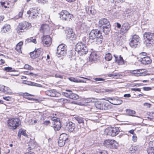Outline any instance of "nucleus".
<instances>
[{"mask_svg":"<svg viewBox=\"0 0 154 154\" xmlns=\"http://www.w3.org/2000/svg\"><path fill=\"white\" fill-rule=\"evenodd\" d=\"M60 17L64 20L70 21L73 18L72 14H70L66 10H62L60 14Z\"/></svg>","mask_w":154,"mask_h":154,"instance_id":"20e7f679","label":"nucleus"},{"mask_svg":"<svg viewBox=\"0 0 154 154\" xmlns=\"http://www.w3.org/2000/svg\"><path fill=\"white\" fill-rule=\"evenodd\" d=\"M101 33L97 29H93L91 30L89 34V37L90 39H95L97 37L101 36Z\"/></svg>","mask_w":154,"mask_h":154,"instance_id":"9d476101","label":"nucleus"},{"mask_svg":"<svg viewBox=\"0 0 154 154\" xmlns=\"http://www.w3.org/2000/svg\"><path fill=\"white\" fill-rule=\"evenodd\" d=\"M51 123L50 122L49 120H46L43 122V124L46 126L50 125Z\"/></svg>","mask_w":154,"mask_h":154,"instance_id":"a18cd8bd","label":"nucleus"},{"mask_svg":"<svg viewBox=\"0 0 154 154\" xmlns=\"http://www.w3.org/2000/svg\"><path fill=\"white\" fill-rule=\"evenodd\" d=\"M143 70L142 69H139L137 70H135L134 71V73L136 74V72L137 71V72H140V73H142L143 72V71H142Z\"/></svg>","mask_w":154,"mask_h":154,"instance_id":"bf43d9fd","label":"nucleus"},{"mask_svg":"<svg viewBox=\"0 0 154 154\" xmlns=\"http://www.w3.org/2000/svg\"><path fill=\"white\" fill-rule=\"evenodd\" d=\"M20 134H22L24 136H26L27 134L26 133L25 131L24 130H22L21 131H20Z\"/></svg>","mask_w":154,"mask_h":154,"instance_id":"6e6d98bb","label":"nucleus"},{"mask_svg":"<svg viewBox=\"0 0 154 154\" xmlns=\"http://www.w3.org/2000/svg\"><path fill=\"white\" fill-rule=\"evenodd\" d=\"M147 152L148 154H154V149L153 147L149 148L148 149Z\"/></svg>","mask_w":154,"mask_h":154,"instance_id":"79ce46f5","label":"nucleus"},{"mask_svg":"<svg viewBox=\"0 0 154 154\" xmlns=\"http://www.w3.org/2000/svg\"><path fill=\"white\" fill-rule=\"evenodd\" d=\"M57 93L54 90H51L47 91H46V94L49 96L51 97H55L56 96Z\"/></svg>","mask_w":154,"mask_h":154,"instance_id":"cd10ccee","label":"nucleus"},{"mask_svg":"<svg viewBox=\"0 0 154 154\" xmlns=\"http://www.w3.org/2000/svg\"><path fill=\"white\" fill-rule=\"evenodd\" d=\"M143 106L149 108L151 106V104L148 103H146L143 104Z\"/></svg>","mask_w":154,"mask_h":154,"instance_id":"3c124183","label":"nucleus"},{"mask_svg":"<svg viewBox=\"0 0 154 154\" xmlns=\"http://www.w3.org/2000/svg\"><path fill=\"white\" fill-rule=\"evenodd\" d=\"M141 63L143 65L148 64L151 63L152 60L150 57H141L140 59L139 60Z\"/></svg>","mask_w":154,"mask_h":154,"instance_id":"f3484780","label":"nucleus"},{"mask_svg":"<svg viewBox=\"0 0 154 154\" xmlns=\"http://www.w3.org/2000/svg\"><path fill=\"white\" fill-rule=\"evenodd\" d=\"M120 132L119 128L118 127L108 128L104 131V134L106 135L114 137L118 134Z\"/></svg>","mask_w":154,"mask_h":154,"instance_id":"f03ea898","label":"nucleus"},{"mask_svg":"<svg viewBox=\"0 0 154 154\" xmlns=\"http://www.w3.org/2000/svg\"><path fill=\"white\" fill-rule=\"evenodd\" d=\"M85 10L86 12L89 15H94L96 13L95 10L92 7H85Z\"/></svg>","mask_w":154,"mask_h":154,"instance_id":"393cba45","label":"nucleus"},{"mask_svg":"<svg viewBox=\"0 0 154 154\" xmlns=\"http://www.w3.org/2000/svg\"><path fill=\"white\" fill-rule=\"evenodd\" d=\"M3 98L4 99L7 101L10 100L11 99L10 97L9 96L3 97Z\"/></svg>","mask_w":154,"mask_h":154,"instance_id":"680f3d73","label":"nucleus"},{"mask_svg":"<svg viewBox=\"0 0 154 154\" xmlns=\"http://www.w3.org/2000/svg\"><path fill=\"white\" fill-rule=\"evenodd\" d=\"M86 45L85 42H82V41L79 42L75 45V51L80 55L86 54L88 51V49Z\"/></svg>","mask_w":154,"mask_h":154,"instance_id":"f257e3e1","label":"nucleus"},{"mask_svg":"<svg viewBox=\"0 0 154 154\" xmlns=\"http://www.w3.org/2000/svg\"><path fill=\"white\" fill-rule=\"evenodd\" d=\"M140 37L137 35H133L130 38L129 45L132 48H136L140 43Z\"/></svg>","mask_w":154,"mask_h":154,"instance_id":"423d86ee","label":"nucleus"},{"mask_svg":"<svg viewBox=\"0 0 154 154\" xmlns=\"http://www.w3.org/2000/svg\"><path fill=\"white\" fill-rule=\"evenodd\" d=\"M98 57V56L96 53L94 52H92L90 54V60L91 62L95 61L97 60Z\"/></svg>","mask_w":154,"mask_h":154,"instance_id":"c85d7f7f","label":"nucleus"},{"mask_svg":"<svg viewBox=\"0 0 154 154\" xmlns=\"http://www.w3.org/2000/svg\"><path fill=\"white\" fill-rule=\"evenodd\" d=\"M75 127V125L72 122H68L66 125L65 130L69 132H72L74 129Z\"/></svg>","mask_w":154,"mask_h":154,"instance_id":"6ab92c4d","label":"nucleus"},{"mask_svg":"<svg viewBox=\"0 0 154 154\" xmlns=\"http://www.w3.org/2000/svg\"><path fill=\"white\" fill-rule=\"evenodd\" d=\"M42 39V42L45 46L48 47L51 44V38L48 35H43Z\"/></svg>","mask_w":154,"mask_h":154,"instance_id":"9b49d317","label":"nucleus"},{"mask_svg":"<svg viewBox=\"0 0 154 154\" xmlns=\"http://www.w3.org/2000/svg\"><path fill=\"white\" fill-rule=\"evenodd\" d=\"M100 37H98L95 39H96V43L98 45L101 44L103 41V36L101 34V36Z\"/></svg>","mask_w":154,"mask_h":154,"instance_id":"f704fd0d","label":"nucleus"},{"mask_svg":"<svg viewBox=\"0 0 154 154\" xmlns=\"http://www.w3.org/2000/svg\"><path fill=\"white\" fill-rule=\"evenodd\" d=\"M131 27L130 24L127 22L124 23L122 26L121 32L123 33H125L128 32Z\"/></svg>","mask_w":154,"mask_h":154,"instance_id":"4468645a","label":"nucleus"},{"mask_svg":"<svg viewBox=\"0 0 154 154\" xmlns=\"http://www.w3.org/2000/svg\"><path fill=\"white\" fill-rule=\"evenodd\" d=\"M23 45V42H20L16 46L15 49L19 53H21V49Z\"/></svg>","mask_w":154,"mask_h":154,"instance_id":"2f4dec72","label":"nucleus"},{"mask_svg":"<svg viewBox=\"0 0 154 154\" xmlns=\"http://www.w3.org/2000/svg\"><path fill=\"white\" fill-rule=\"evenodd\" d=\"M141 148V147L139 146H132L130 148V152L131 154L134 153H138Z\"/></svg>","mask_w":154,"mask_h":154,"instance_id":"4be33fe9","label":"nucleus"},{"mask_svg":"<svg viewBox=\"0 0 154 154\" xmlns=\"http://www.w3.org/2000/svg\"><path fill=\"white\" fill-rule=\"evenodd\" d=\"M4 70L9 72L12 71V68L11 67H6L4 68Z\"/></svg>","mask_w":154,"mask_h":154,"instance_id":"09e8293b","label":"nucleus"},{"mask_svg":"<svg viewBox=\"0 0 154 154\" xmlns=\"http://www.w3.org/2000/svg\"><path fill=\"white\" fill-rule=\"evenodd\" d=\"M62 94L65 97L72 99L77 100L79 98L78 95L72 93L71 90H66L65 92H62Z\"/></svg>","mask_w":154,"mask_h":154,"instance_id":"0eeeda50","label":"nucleus"},{"mask_svg":"<svg viewBox=\"0 0 154 154\" xmlns=\"http://www.w3.org/2000/svg\"><path fill=\"white\" fill-rule=\"evenodd\" d=\"M11 32L10 26L8 24H5L1 30V32L3 33H8Z\"/></svg>","mask_w":154,"mask_h":154,"instance_id":"a878e982","label":"nucleus"},{"mask_svg":"<svg viewBox=\"0 0 154 154\" xmlns=\"http://www.w3.org/2000/svg\"><path fill=\"white\" fill-rule=\"evenodd\" d=\"M20 123V120L17 118H11L8 121V124L9 127H11V129H16Z\"/></svg>","mask_w":154,"mask_h":154,"instance_id":"39448f33","label":"nucleus"},{"mask_svg":"<svg viewBox=\"0 0 154 154\" xmlns=\"http://www.w3.org/2000/svg\"><path fill=\"white\" fill-rule=\"evenodd\" d=\"M112 58V54L110 53L106 54L105 58L106 60L109 61L111 60Z\"/></svg>","mask_w":154,"mask_h":154,"instance_id":"c9c22d12","label":"nucleus"},{"mask_svg":"<svg viewBox=\"0 0 154 154\" xmlns=\"http://www.w3.org/2000/svg\"><path fill=\"white\" fill-rule=\"evenodd\" d=\"M85 101L87 103L92 102L91 98H88Z\"/></svg>","mask_w":154,"mask_h":154,"instance_id":"69168bd1","label":"nucleus"},{"mask_svg":"<svg viewBox=\"0 0 154 154\" xmlns=\"http://www.w3.org/2000/svg\"><path fill=\"white\" fill-rule=\"evenodd\" d=\"M42 49H37L36 50L30 53L31 57L32 58H35L38 57L42 54Z\"/></svg>","mask_w":154,"mask_h":154,"instance_id":"dca6fc26","label":"nucleus"},{"mask_svg":"<svg viewBox=\"0 0 154 154\" xmlns=\"http://www.w3.org/2000/svg\"><path fill=\"white\" fill-rule=\"evenodd\" d=\"M23 10L22 9L20 12L18 14V16L19 17H21L23 15Z\"/></svg>","mask_w":154,"mask_h":154,"instance_id":"5fc2aeb1","label":"nucleus"},{"mask_svg":"<svg viewBox=\"0 0 154 154\" xmlns=\"http://www.w3.org/2000/svg\"><path fill=\"white\" fill-rule=\"evenodd\" d=\"M98 154H108L107 152L106 151H103L101 152H99L98 153Z\"/></svg>","mask_w":154,"mask_h":154,"instance_id":"0e129e2a","label":"nucleus"},{"mask_svg":"<svg viewBox=\"0 0 154 154\" xmlns=\"http://www.w3.org/2000/svg\"><path fill=\"white\" fill-rule=\"evenodd\" d=\"M4 93H11V89L8 87L5 86Z\"/></svg>","mask_w":154,"mask_h":154,"instance_id":"ea45409f","label":"nucleus"},{"mask_svg":"<svg viewBox=\"0 0 154 154\" xmlns=\"http://www.w3.org/2000/svg\"><path fill=\"white\" fill-rule=\"evenodd\" d=\"M69 79L71 82H78L79 81L75 78L73 77H71Z\"/></svg>","mask_w":154,"mask_h":154,"instance_id":"49530a36","label":"nucleus"},{"mask_svg":"<svg viewBox=\"0 0 154 154\" xmlns=\"http://www.w3.org/2000/svg\"><path fill=\"white\" fill-rule=\"evenodd\" d=\"M131 90L135 91H140L141 90L139 88H132L131 89Z\"/></svg>","mask_w":154,"mask_h":154,"instance_id":"052dcab7","label":"nucleus"},{"mask_svg":"<svg viewBox=\"0 0 154 154\" xmlns=\"http://www.w3.org/2000/svg\"><path fill=\"white\" fill-rule=\"evenodd\" d=\"M66 34L67 39L71 40H73L75 39L76 35L72 29H69L66 32Z\"/></svg>","mask_w":154,"mask_h":154,"instance_id":"2eb2a0df","label":"nucleus"},{"mask_svg":"<svg viewBox=\"0 0 154 154\" xmlns=\"http://www.w3.org/2000/svg\"><path fill=\"white\" fill-rule=\"evenodd\" d=\"M23 96L25 98H27L28 100H31L32 99V98H30L29 97V96H33V95L32 94H29L28 93H26L23 94Z\"/></svg>","mask_w":154,"mask_h":154,"instance_id":"a19ab883","label":"nucleus"},{"mask_svg":"<svg viewBox=\"0 0 154 154\" xmlns=\"http://www.w3.org/2000/svg\"><path fill=\"white\" fill-rule=\"evenodd\" d=\"M75 119L79 123H83L84 119L83 118L78 116L74 117Z\"/></svg>","mask_w":154,"mask_h":154,"instance_id":"72a5a7b5","label":"nucleus"},{"mask_svg":"<svg viewBox=\"0 0 154 154\" xmlns=\"http://www.w3.org/2000/svg\"><path fill=\"white\" fill-rule=\"evenodd\" d=\"M28 85L33 86H35L38 87H42V85L37 83H36L34 82H29V83L28 84Z\"/></svg>","mask_w":154,"mask_h":154,"instance_id":"4c0bfd02","label":"nucleus"},{"mask_svg":"<svg viewBox=\"0 0 154 154\" xmlns=\"http://www.w3.org/2000/svg\"><path fill=\"white\" fill-rule=\"evenodd\" d=\"M116 142L114 140L108 139L104 140L103 143L104 145L106 147H111L113 145L114 143Z\"/></svg>","mask_w":154,"mask_h":154,"instance_id":"412c9836","label":"nucleus"},{"mask_svg":"<svg viewBox=\"0 0 154 154\" xmlns=\"http://www.w3.org/2000/svg\"><path fill=\"white\" fill-rule=\"evenodd\" d=\"M126 112L128 115L130 116H135L138 118H139V117L138 116L134 115L136 113L135 112L134 110L128 109L127 110Z\"/></svg>","mask_w":154,"mask_h":154,"instance_id":"473e14b6","label":"nucleus"},{"mask_svg":"<svg viewBox=\"0 0 154 154\" xmlns=\"http://www.w3.org/2000/svg\"><path fill=\"white\" fill-rule=\"evenodd\" d=\"M27 14L31 15L29 16L31 17L32 18L36 19L38 17L39 14L37 11L34 8H30L29 10L27 11Z\"/></svg>","mask_w":154,"mask_h":154,"instance_id":"f8f14e48","label":"nucleus"},{"mask_svg":"<svg viewBox=\"0 0 154 154\" xmlns=\"http://www.w3.org/2000/svg\"><path fill=\"white\" fill-rule=\"evenodd\" d=\"M144 39L148 40L150 41L154 40V33L149 32H146L143 34Z\"/></svg>","mask_w":154,"mask_h":154,"instance_id":"a211bd4d","label":"nucleus"},{"mask_svg":"<svg viewBox=\"0 0 154 154\" xmlns=\"http://www.w3.org/2000/svg\"><path fill=\"white\" fill-rule=\"evenodd\" d=\"M50 27L48 24H45L42 25L40 30L43 33V34L48 33Z\"/></svg>","mask_w":154,"mask_h":154,"instance_id":"aec40b11","label":"nucleus"},{"mask_svg":"<svg viewBox=\"0 0 154 154\" xmlns=\"http://www.w3.org/2000/svg\"><path fill=\"white\" fill-rule=\"evenodd\" d=\"M91 102H92L94 103H95L96 102H97V99L95 98H91Z\"/></svg>","mask_w":154,"mask_h":154,"instance_id":"e2e57ef3","label":"nucleus"},{"mask_svg":"<svg viewBox=\"0 0 154 154\" xmlns=\"http://www.w3.org/2000/svg\"><path fill=\"white\" fill-rule=\"evenodd\" d=\"M31 26V23L27 22H24L20 24V27L17 30V32L19 34L22 32L24 29H29Z\"/></svg>","mask_w":154,"mask_h":154,"instance_id":"6e6552de","label":"nucleus"},{"mask_svg":"<svg viewBox=\"0 0 154 154\" xmlns=\"http://www.w3.org/2000/svg\"><path fill=\"white\" fill-rule=\"evenodd\" d=\"M94 79L95 80L97 81H103L105 80L104 79L101 78H95Z\"/></svg>","mask_w":154,"mask_h":154,"instance_id":"603ef678","label":"nucleus"},{"mask_svg":"<svg viewBox=\"0 0 154 154\" xmlns=\"http://www.w3.org/2000/svg\"><path fill=\"white\" fill-rule=\"evenodd\" d=\"M4 88H5V86L2 85H0V91L4 92Z\"/></svg>","mask_w":154,"mask_h":154,"instance_id":"864d4df0","label":"nucleus"},{"mask_svg":"<svg viewBox=\"0 0 154 154\" xmlns=\"http://www.w3.org/2000/svg\"><path fill=\"white\" fill-rule=\"evenodd\" d=\"M110 24L109 21L106 18H103L99 21V25L100 26H106Z\"/></svg>","mask_w":154,"mask_h":154,"instance_id":"b1692460","label":"nucleus"},{"mask_svg":"<svg viewBox=\"0 0 154 154\" xmlns=\"http://www.w3.org/2000/svg\"><path fill=\"white\" fill-rule=\"evenodd\" d=\"M110 26L109 24L106 26H103V32L105 34H107L109 32L110 30Z\"/></svg>","mask_w":154,"mask_h":154,"instance_id":"c756f323","label":"nucleus"},{"mask_svg":"<svg viewBox=\"0 0 154 154\" xmlns=\"http://www.w3.org/2000/svg\"><path fill=\"white\" fill-rule=\"evenodd\" d=\"M68 135L66 134L63 133L60 134L59 138L66 143L68 140Z\"/></svg>","mask_w":154,"mask_h":154,"instance_id":"7c9ffc66","label":"nucleus"},{"mask_svg":"<svg viewBox=\"0 0 154 154\" xmlns=\"http://www.w3.org/2000/svg\"><path fill=\"white\" fill-rule=\"evenodd\" d=\"M24 68L27 69H32V67L28 64H26L24 66Z\"/></svg>","mask_w":154,"mask_h":154,"instance_id":"de8ad7c7","label":"nucleus"},{"mask_svg":"<svg viewBox=\"0 0 154 154\" xmlns=\"http://www.w3.org/2000/svg\"><path fill=\"white\" fill-rule=\"evenodd\" d=\"M116 24H117V26L118 28H119V29H120L121 28V25L119 23H117Z\"/></svg>","mask_w":154,"mask_h":154,"instance_id":"774afa93","label":"nucleus"},{"mask_svg":"<svg viewBox=\"0 0 154 154\" xmlns=\"http://www.w3.org/2000/svg\"><path fill=\"white\" fill-rule=\"evenodd\" d=\"M143 90L144 91H149L151 89V88L149 87H143Z\"/></svg>","mask_w":154,"mask_h":154,"instance_id":"4d7b16f0","label":"nucleus"},{"mask_svg":"<svg viewBox=\"0 0 154 154\" xmlns=\"http://www.w3.org/2000/svg\"><path fill=\"white\" fill-rule=\"evenodd\" d=\"M95 106L98 109L102 110H106L108 109V107L107 104L100 102H96Z\"/></svg>","mask_w":154,"mask_h":154,"instance_id":"ddd939ff","label":"nucleus"},{"mask_svg":"<svg viewBox=\"0 0 154 154\" xmlns=\"http://www.w3.org/2000/svg\"><path fill=\"white\" fill-rule=\"evenodd\" d=\"M115 58V61L119 65H122L124 63V61L123 58L121 56L119 57L114 55Z\"/></svg>","mask_w":154,"mask_h":154,"instance_id":"bb28decb","label":"nucleus"},{"mask_svg":"<svg viewBox=\"0 0 154 154\" xmlns=\"http://www.w3.org/2000/svg\"><path fill=\"white\" fill-rule=\"evenodd\" d=\"M67 49L66 45L63 44L59 45L57 47L56 55L58 57L65 56L66 54Z\"/></svg>","mask_w":154,"mask_h":154,"instance_id":"7ed1b4c3","label":"nucleus"},{"mask_svg":"<svg viewBox=\"0 0 154 154\" xmlns=\"http://www.w3.org/2000/svg\"><path fill=\"white\" fill-rule=\"evenodd\" d=\"M39 3L45 4L47 2L46 0H36Z\"/></svg>","mask_w":154,"mask_h":154,"instance_id":"8fccbe9b","label":"nucleus"},{"mask_svg":"<svg viewBox=\"0 0 154 154\" xmlns=\"http://www.w3.org/2000/svg\"><path fill=\"white\" fill-rule=\"evenodd\" d=\"M139 54L141 57H143L144 56H146L147 53L146 52H142L141 53H140Z\"/></svg>","mask_w":154,"mask_h":154,"instance_id":"13d9d810","label":"nucleus"},{"mask_svg":"<svg viewBox=\"0 0 154 154\" xmlns=\"http://www.w3.org/2000/svg\"><path fill=\"white\" fill-rule=\"evenodd\" d=\"M51 120L53 121L52 122L53 127L54 130L55 131L59 130L61 128V123L59 119L55 117H53L51 118Z\"/></svg>","mask_w":154,"mask_h":154,"instance_id":"1a4fd4ad","label":"nucleus"},{"mask_svg":"<svg viewBox=\"0 0 154 154\" xmlns=\"http://www.w3.org/2000/svg\"><path fill=\"white\" fill-rule=\"evenodd\" d=\"M137 137L136 134H134V135L132 137V140L134 142H136L137 141Z\"/></svg>","mask_w":154,"mask_h":154,"instance_id":"c03bdc74","label":"nucleus"},{"mask_svg":"<svg viewBox=\"0 0 154 154\" xmlns=\"http://www.w3.org/2000/svg\"><path fill=\"white\" fill-rule=\"evenodd\" d=\"M145 40V42H144V43L146 45V47L148 48L150 47L152 45V41H150L148 40Z\"/></svg>","mask_w":154,"mask_h":154,"instance_id":"e433bc0d","label":"nucleus"},{"mask_svg":"<svg viewBox=\"0 0 154 154\" xmlns=\"http://www.w3.org/2000/svg\"><path fill=\"white\" fill-rule=\"evenodd\" d=\"M66 142L62 140L61 139L59 138L58 140V144L60 147L63 146L65 144Z\"/></svg>","mask_w":154,"mask_h":154,"instance_id":"58836bf2","label":"nucleus"},{"mask_svg":"<svg viewBox=\"0 0 154 154\" xmlns=\"http://www.w3.org/2000/svg\"><path fill=\"white\" fill-rule=\"evenodd\" d=\"M124 97H131V95L130 94H126L124 95Z\"/></svg>","mask_w":154,"mask_h":154,"instance_id":"338daca9","label":"nucleus"},{"mask_svg":"<svg viewBox=\"0 0 154 154\" xmlns=\"http://www.w3.org/2000/svg\"><path fill=\"white\" fill-rule=\"evenodd\" d=\"M109 99L110 101L109 102L111 104L114 105H120L122 102V100L119 99L110 98Z\"/></svg>","mask_w":154,"mask_h":154,"instance_id":"5701e85b","label":"nucleus"},{"mask_svg":"<svg viewBox=\"0 0 154 154\" xmlns=\"http://www.w3.org/2000/svg\"><path fill=\"white\" fill-rule=\"evenodd\" d=\"M27 41L28 42H32L35 44L36 43V41L35 39H32V38H28L27 39Z\"/></svg>","mask_w":154,"mask_h":154,"instance_id":"37998d69","label":"nucleus"}]
</instances>
